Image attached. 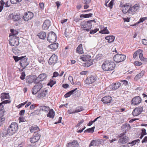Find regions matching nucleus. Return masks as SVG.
<instances>
[{
	"mask_svg": "<svg viewBox=\"0 0 147 147\" xmlns=\"http://www.w3.org/2000/svg\"><path fill=\"white\" fill-rule=\"evenodd\" d=\"M140 7L138 4H135L133 6H130L128 4L125 8L122 11L124 14L127 13L129 15H132L135 14L138 10Z\"/></svg>",
	"mask_w": 147,
	"mask_h": 147,
	"instance_id": "f257e3e1",
	"label": "nucleus"
},
{
	"mask_svg": "<svg viewBox=\"0 0 147 147\" xmlns=\"http://www.w3.org/2000/svg\"><path fill=\"white\" fill-rule=\"evenodd\" d=\"M101 67L102 69L104 71H112L115 67V64L111 61L107 60L104 62Z\"/></svg>",
	"mask_w": 147,
	"mask_h": 147,
	"instance_id": "f03ea898",
	"label": "nucleus"
},
{
	"mask_svg": "<svg viewBox=\"0 0 147 147\" xmlns=\"http://www.w3.org/2000/svg\"><path fill=\"white\" fill-rule=\"evenodd\" d=\"M94 21V20L82 22L80 24L81 28L84 29L85 30L88 32L92 28V22Z\"/></svg>",
	"mask_w": 147,
	"mask_h": 147,
	"instance_id": "7ed1b4c3",
	"label": "nucleus"
},
{
	"mask_svg": "<svg viewBox=\"0 0 147 147\" xmlns=\"http://www.w3.org/2000/svg\"><path fill=\"white\" fill-rule=\"evenodd\" d=\"M126 58L125 55L122 54H117L113 57L114 61L117 63H118L124 61Z\"/></svg>",
	"mask_w": 147,
	"mask_h": 147,
	"instance_id": "20e7f679",
	"label": "nucleus"
},
{
	"mask_svg": "<svg viewBox=\"0 0 147 147\" xmlns=\"http://www.w3.org/2000/svg\"><path fill=\"white\" fill-rule=\"evenodd\" d=\"M36 84L32 89V93L33 94H36L39 91L41 90L42 87V85L40 82L35 83Z\"/></svg>",
	"mask_w": 147,
	"mask_h": 147,
	"instance_id": "39448f33",
	"label": "nucleus"
},
{
	"mask_svg": "<svg viewBox=\"0 0 147 147\" xmlns=\"http://www.w3.org/2000/svg\"><path fill=\"white\" fill-rule=\"evenodd\" d=\"M12 135L14 134L18 129V125L15 122L12 123L7 128Z\"/></svg>",
	"mask_w": 147,
	"mask_h": 147,
	"instance_id": "423d86ee",
	"label": "nucleus"
},
{
	"mask_svg": "<svg viewBox=\"0 0 147 147\" xmlns=\"http://www.w3.org/2000/svg\"><path fill=\"white\" fill-rule=\"evenodd\" d=\"M47 38L48 41L51 43H53L55 42L57 40L56 35L52 31L49 33Z\"/></svg>",
	"mask_w": 147,
	"mask_h": 147,
	"instance_id": "0eeeda50",
	"label": "nucleus"
},
{
	"mask_svg": "<svg viewBox=\"0 0 147 147\" xmlns=\"http://www.w3.org/2000/svg\"><path fill=\"white\" fill-rule=\"evenodd\" d=\"M40 135L38 132H35L30 138V141L32 143H34L38 142L40 138Z\"/></svg>",
	"mask_w": 147,
	"mask_h": 147,
	"instance_id": "6e6552de",
	"label": "nucleus"
},
{
	"mask_svg": "<svg viewBox=\"0 0 147 147\" xmlns=\"http://www.w3.org/2000/svg\"><path fill=\"white\" fill-rule=\"evenodd\" d=\"M18 39L19 37L16 36H13L12 38L9 40L10 45L15 47L18 46L19 44Z\"/></svg>",
	"mask_w": 147,
	"mask_h": 147,
	"instance_id": "1a4fd4ad",
	"label": "nucleus"
},
{
	"mask_svg": "<svg viewBox=\"0 0 147 147\" xmlns=\"http://www.w3.org/2000/svg\"><path fill=\"white\" fill-rule=\"evenodd\" d=\"M97 79L96 76L91 75L88 77L84 81L85 83L87 84H90L94 82Z\"/></svg>",
	"mask_w": 147,
	"mask_h": 147,
	"instance_id": "9d476101",
	"label": "nucleus"
},
{
	"mask_svg": "<svg viewBox=\"0 0 147 147\" xmlns=\"http://www.w3.org/2000/svg\"><path fill=\"white\" fill-rule=\"evenodd\" d=\"M28 59L26 57V56L22 57L19 63L21 67L25 68L29 64V63L27 61Z\"/></svg>",
	"mask_w": 147,
	"mask_h": 147,
	"instance_id": "9b49d317",
	"label": "nucleus"
},
{
	"mask_svg": "<svg viewBox=\"0 0 147 147\" xmlns=\"http://www.w3.org/2000/svg\"><path fill=\"white\" fill-rule=\"evenodd\" d=\"M47 75L45 74H40L38 77L35 79L34 81V83L39 82L40 81L46 80L47 79Z\"/></svg>",
	"mask_w": 147,
	"mask_h": 147,
	"instance_id": "f8f14e48",
	"label": "nucleus"
},
{
	"mask_svg": "<svg viewBox=\"0 0 147 147\" xmlns=\"http://www.w3.org/2000/svg\"><path fill=\"white\" fill-rule=\"evenodd\" d=\"M34 14L32 12L28 11L24 13L23 17V19L25 21H28L31 20Z\"/></svg>",
	"mask_w": 147,
	"mask_h": 147,
	"instance_id": "ddd939ff",
	"label": "nucleus"
},
{
	"mask_svg": "<svg viewBox=\"0 0 147 147\" xmlns=\"http://www.w3.org/2000/svg\"><path fill=\"white\" fill-rule=\"evenodd\" d=\"M143 111V107H139L135 108L133 111L132 114L134 116H136L140 114Z\"/></svg>",
	"mask_w": 147,
	"mask_h": 147,
	"instance_id": "4468645a",
	"label": "nucleus"
},
{
	"mask_svg": "<svg viewBox=\"0 0 147 147\" xmlns=\"http://www.w3.org/2000/svg\"><path fill=\"white\" fill-rule=\"evenodd\" d=\"M57 55L54 54L52 55L49 59V64L53 65H54L57 62Z\"/></svg>",
	"mask_w": 147,
	"mask_h": 147,
	"instance_id": "2eb2a0df",
	"label": "nucleus"
},
{
	"mask_svg": "<svg viewBox=\"0 0 147 147\" xmlns=\"http://www.w3.org/2000/svg\"><path fill=\"white\" fill-rule=\"evenodd\" d=\"M141 101V98L138 96L133 98L131 100V102L132 104L134 105H136L140 103Z\"/></svg>",
	"mask_w": 147,
	"mask_h": 147,
	"instance_id": "dca6fc26",
	"label": "nucleus"
},
{
	"mask_svg": "<svg viewBox=\"0 0 147 147\" xmlns=\"http://www.w3.org/2000/svg\"><path fill=\"white\" fill-rule=\"evenodd\" d=\"M8 19H12L14 21L19 20L20 19V14H11L8 17Z\"/></svg>",
	"mask_w": 147,
	"mask_h": 147,
	"instance_id": "f3484780",
	"label": "nucleus"
},
{
	"mask_svg": "<svg viewBox=\"0 0 147 147\" xmlns=\"http://www.w3.org/2000/svg\"><path fill=\"white\" fill-rule=\"evenodd\" d=\"M51 25V22L49 20H45L42 25L43 29L44 30H47Z\"/></svg>",
	"mask_w": 147,
	"mask_h": 147,
	"instance_id": "a211bd4d",
	"label": "nucleus"
},
{
	"mask_svg": "<svg viewBox=\"0 0 147 147\" xmlns=\"http://www.w3.org/2000/svg\"><path fill=\"white\" fill-rule=\"evenodd\" d=\"M111 97L108 96L103 97L102 99V102L104 103L107 104L110 103L112 100Z\"/></svg>",
	"mask_w": 147,
	"mask_h": 147,
	"instance_id": "6ab92c4d",
	"label": "nucleus"
},
{
	"mask_svg": "<svg viewBox=\"0 0 147 147\" xmlns=\"http://www.w3.org/2000/svg\"><path fill=\"white\" fill-rule=\"evenodd\" d=\"M11 135L12 134L8 129L7 130H3L1 134V136L3 137H8Z\"/></svg>",
	"mask_w": 147,
	"mask_h": 147,
	"instance_id": "aec40b11",
	"label": "nucleus"
},
{
	"mask_svg": "<svg viewBox=\"0 0 147 147\" xmlns=\"http://www.w3.org/2000/svg\"><path fill=\"white\" fill-rule=\"evenodd\" d=\"M121 85V83L120 82L112 84L110 86V88L112 90H116L119 88Z\"/></svg>",
	"mask_w": 147,
	"mask_h": 147,
	"instance_id": "412c9836",
	"label": "nucleus"
},
{
	"mask_svg": "<svg viewBox=\"0 0 147 147\" xmlns=\"http://www.w3.org/2000/svg\"><path fill=\"white\" fill-rule=\"evenodd\" d=\"M47 92V90L41 89V91L38 93V96L41 98L44 97L46 95Z\"/></svg>",
	"mask_w": 147,
	"mask_h": 147,
	"instance_id": "4be33fe9",
	"label": "nucleus"
},
{
	"mask_svg": "<svg viewBox=\"0 0 147 147\" xmlns=\"http://www.w3.org/2000/svg\"><path fill=\"white\" fill-rule=\"evenodd\" d=\"M79 145L78 142L74 140L72 142H70L68 143L67 147H78Z\"/></svg>",
	"mask_w": 147,
	"mask_h": 147,
	"instance_id": "5701e85b",
	"label": "nucleus"
},
{
	"mask_svg": "<svg viewBox=\"0 0 147 147\" xmlns=\"http://www.w3.org/2000/svg\"><path fill=\"white\" fill-rule=\"evenodd\" d=\"M129 140V138L127 136H125L120 139L119 140V142L123 144L127 143Z\"/></svg>",
	"mask_w": 147,
	"mask_h": 147,
	"instance_id": "b1692460",
	"label": "nucleus"
},
{
	"mask_svg": "<svg viewBox=\"0 0 147 147\" xmlns=\"http://www.w3.org/2000/svg\"><path fill=\"white\" fill-rule=\"evenodd\" d=\"M9 93H3L1 94V101L5 99H7L9 98Z\"/></svg>",
	"mask_w": 147,
	"mask_h": 147,
	"instance_id": "393cba45",
	"label": "nucleus"
},
{
	"mask_svg": "<svg viewBox=\"0 0 147 147\" xmlns=\"http://www.w3.org/2000/svg\"><path fill=\"white\" fill-rule=\"evenodd\" d=\"M105 38L107 40L108 42L111 43L114 41L115 37L113 36H106Z\"/></svg>",
	"mask_w": 147,
	"mask_h": 147,
	"instance_id": "a878e982",
	"label": "nucleus"
},
{
	"mask_svg": "<svg viewBox=\"0 0 147 147\" xmlns=\"http://www.w3.org/2000/svg\"><path fill=\"white\" fill-rule=\"evenodd\" d=\"M8 1H7L5 4V3L3 0L0 1V12H1L3 8V6L5 5V7H8L9 6L7 5Z\"/></svg>",
	"mask_w": 147,
	"mask_h": 147,
	"instance_id": "bb28decb",
	"label": "nucleus"
},
{
	"mask_svg": "<svg viewBox=\"0 0 147 147\" xmlns=\"http://www.w3.org/2000/svg\"><path fill=\"white\" fill-rule=\"evenodd\" d=\"M11 101L9 100H5L2 101L0 103V111L4 109V105L3 104H5L7 103H9Z\"/></svg>",
	"mask_w": 147,
	"mask_h": 147,
	"instance_id": "cd10ccee",
	"label": "nucleus"
},
{
	"mask_svg": "<svg viewBox=\"0 0 147 147\" xmlns=\"http://www.w3.org/2000/svg\"><path fill=\"white\" fill-rule=\"evenodd\" d=\"M58 44L55 43L49 45L48 47L53 50H55L58 48Z\"/></svg>",
	"mask_w": 147,
	"mask_h": 147,
	"instance_id": "c85d7f7f",
	"label": "nucleus"
},
{
	"mask_svg": "<svg viewBox=\"0 0 147 147\" xmlns=\"http://www.w3.org/2000/svg\"><path fill=\"white\" fill-rule=\"evenodd\" d=\"M49 112L47 115V117L50 118H53L55 116V112L52 109L50 110Z\"/></svg>",
	"mask_w": 147,
	"mask_h": 147,
	"instance_id": "c756f323",
	"label": "nucleus"
},
{
	"mask_svg": "<svg viewBox=\"0 0 147 147\" xmlns=\"http://www.w3.org/2000/svg\"><path fill=\"white\" fill-rule=\"evenodd\" d=\"M76 52L79 54H82L83 53L82 45V44H80L77 47L76 49Z\"/></svg>",
	"mask_w": 147,
	"mask_h": 147,
	"instance_id": "7c9ffc66",
	"label": "nucleus"
},
{
	"mask_svg": "<svg viewBox=\"0 0 147 147\" xmlns=\"http://www.w3.org/2000/svg\"><path fill=\"white\" fill-rule=\"evenodd\" d=\"M144 72L143 71H142L141 72L138 74L134 78V80L135 81H137L140 78H142L144 75Z\"/></svg>",
	"mask_w": 147,
	"mask_h": 147,
	"instance_id": "2f4dec72",
	"label": "nucleus"
},
{
	"mask_svg": "<svg viewBox=\"0 0 147 147\" xmlns=\"http://www.w3.org/2000/svg\"><path fill=\"white\" fill-rule=\"evenodd\" d=\"M40 129L39 127L35 125L31 126L30 128V131L31 132H35V131H36L37 132L39 131Z\"/></svg>",
	"mask_w": 147,
	"mask_h": 147,
	"instance_id": "473e14b6",
	"label": "nucleus"
},
{
	"mask_svg": "<svg viewBox=\"0 0 147 147\" xmlns=\"http://www.w3.org/2000/svg\"><path fill=\"white\" fill-rule=\"evenodd\" d=\"M38 36L40 38L44 39L46 38V33L44 32H41L38 34Z\"/></svg>",
	"mask_w": 147,
	"mask_h": 147,
	"instance_id": "72a5a7b5",
	"label": "nucleus"
},
{
	"mask_svg": "<svg viewBox=\"0 0 147 147\" xmlns=\"http://www.w3.org/2000/svg\"><path fill=\"white\" fill-rule=\"evenodd\" d=\"M90 56L88 55H84L83 56H80V58L84 61H86L88 60L90 58Z\"/></svg>",
	"mask_w": 147,
	"mask_h": 147,
	"instance_id": "f704fd0d",
	"label": "nucleus"
},
{
	"mask_svg": "<svg viewBox=\"0 0 147 147\" xmlns=\"http://www.w3.org/2000/svg\"><path fill=\"white\" fill-rule=\"evenodd\" d=\"M41 110L47 113L50 110V108L48 106H42L40 107Z\"/></svg>",
	"mask_w": 147,
	"mask_h": 147,
	"instance_id": "c9c22d12",
	"label": "nucleus"
},
{
	"mask_svg": "<svg viewBox=\"0 0 147 147\" xmlns=\"http://www.w3.org/2000/svg\"><path fill=\"white\" fill-rule=\"evenodd\" d=\"M76 89H77L76 88L75 89L71 90L66 93L64 95L65 97V98H67L69 97L72 94H73V92L76 90Z\"/></svg>",
	"mask_w": 147,
	"mask_h": 147,
	"instance_id": "e433bc0d",
	"label": "nucleus"
},
{
	"mask_svg": "<svg viewBox=\"0 0 147 147\" xmlns=\"http://www.w3.org/2000/svg\"><path fill=\"white\" fill-rule=\"evenodd\" d=\"M99 32L102 34H109L110 32L107 29V28H104L103 30L99 31Z\"/></svg>",
	"mask_w": 147,
	"mask_h": 147,
	"instance_id": "4c0bfd02",
	"label": "nucleus"
},
{
	"mask_svg": "<svg viewBox=\"0 0 147 147\" xmlns=\"http://www.w3.org/2000/svg\"><path fill=\"white\" fill-rule=\"evenodd\" d=\"M93 14L92 13H90L89 14H81L80 15V18H88L90 17H91L92 16Z\"/></svg>",
	"mask_w": 147,
	"mask_h": 147,
	"instance_id": "58836bf2",
	"label": "nucleus"
},
{
	"mask_svg": "<svg viewBox=\"0 0 147 147\" xmlns=\"http://www.w3.org/2000/svg\"><path fill=\"white\" fill-rule=\"evenodd\" d=\"M95 128V127H92L88 129H87L85 130L84 131V132L85 133L86 132H88V133H93L94 131V129Z\"/></svg>",
	"mask_w": 147,
	"mask_h": 147,
	"instance_id": "ea45409f",
	"label": "nucleus"
},
{
	"mask_svg": "<svg viewBox=\"0 0 147 147\" xmlns=\"http://www.w3.org/2000/svg\"><path fill=\"white\" fill-rule=\"evenodd\" d=\"M140 141V140L139 139H138L137 140H134L132 141L131 143H128V144H130V146H133L134 145L136 144L137 143H139Z\"/></svg>",
	"mask_w": 147,
	"mask_h": 147,
	"instance_id": "a19ab883",
	"label": "nucleus"
},
{
	"mask_svg": "<svg viewBox=\"0 0 147 147\" xmlns=\"http://www.w3.org/2000/svg\"><path fill=\"white\" fill-rule=\"evenodd\" d=\"M97 141L94 140H92L89 146L91 147L92 146H96L97 145Z\"/></svg>",
	"mask_w": 147,
	"mask_h": 147,
	"instance_id": "79ce46f5",
	"label": "nucleus"
},
{
	"mask_svg": "<svg viewBox=\"0 0 147 147\" xmlns=\"http://www.w3.org/2000/svg\"><path fill=\"white\" fill-rule=\"evenodd\" d=\"M87 61V62L86 63V66L87 67H89V66L92 65L93 62L92 60L90 58L88 59V61Z\"/></svg>",
	"mask_w": 147,
	"mask_h": 147,
	"instance_id": "37998d69",
	"label": "nucleus"
},
{
	"mask_svg": "<svg viewBox=\"0 0 147 147\" xmlns=\"http://www.w3.org/2000/svg\"><path fill=\"white\" fill-rule=\"evenodd\" d=\"M122 128L125 129V130H127L130 129V126L129 124H126L122 126Z\"/></svg>",
	"mask_w": 147,
	"mask_h": 147,
	"instance_id": "c03bdc74",
	"label": "nucleus"
},
{
	"mask_svg": "<svg viewBox=\"0 0 147 147\" xmlns=\"http://www.w3.org/2000/svg\"><path fill=\"white\" fill-rule=\"evenodd\" d=\"M83 108L81 106H79L76 108V109L75 110V113H78L82 111L83 110Z\"/></svg>",
	"mask_w": 147,
	"mask_h": 147,
	"instance_id": "a18cd8bd",
	"label": "nucleus"
},
{
	"mask_svg": "<svg viewBox=\"0 0 147 147\" xmlns=\"http://www.w3.org/2000/svg\"><path fill=\"white\" fill-rule=\"evenodd\" d=\"M10 31L12 34V35L11 36V37L12 36V37H13V36H15L16 35H17L18 33V31L13 29H10Z\"/></svg>",
	"mask_w": 147,
	"mask_h": 147,
	"instance_id": "49530a36",
	"label": "nucleus"
},
{
	"mask_svg": "<svg viewBox=\"0 0 147 147\" xmlns=\"http://www.w3.org/2000/svg\"><path fill=\"white\" fill-rule=\"evenodd\" d=\"M35 80V79L33 80L32 78H29L27 79L26 80V82L29 84L31 83L32 82H33L34 83V81Z\"/></svg>",
	"mask_w": 147,
	"mask_h": 147,
	"instance_id": "de8ad7c7",
	"label": "nucleus"
},
{
	"mask_svg": "<svg viewBox=\"0 0 147 147\" xmlns=\"http://www.w3.org/2000/svg\"><path fill=\"white\" fill-rule=\"evenodd\" d=\"M142 51L141 49L140 52H139V57L140 59L141 60H144V57H143V54L142 53Z\"/></svg>",
	"mask_w": 147,
	"mask_h": 147,
	"instance_id": "09e8293b",
	"label": "nucleus"
},
{
	"mask_svg": "<svg viewBox=\"0 0 147 147\" xmlns=\"http://www.w3.org/2000/svg\"><path fill=\"white\" fill-rule=\"evenodd\" d=\"M56 83V82L52 80H50V82L47 84L48 86H50L51 87Z\"/></svg>",
	"mask_w": 147,
	"mask_h": 147,
	"instance_id": "8fccbe9b",
	"label": "nucleus"
},
{
	"mask_svg": "<svg viewBox=\"0 0 147 147\" xmlns=\"http://www.w3.org/2000/svg\"><path fill=\"white\" fill-rule=\"evenodd\" d=\"M140 51L141 49H139L137 50L134 53L133 55V57L134 58H135L136 57V56H137V55H139V53L140 51Z\"/></svg>",
	"mask_w": 147,
	"mask_h": 147,
	"instance_id": "3c124183",
	"label": "nucleus"
},
{
	"mask_svg": "<svg viewBox=\"0 0 147 147\" xmlns=\"http://www.w3.org/2000/svg\"><path fill=\"white\" fill-rule=\"evenodd\" d=\"M38 61L40 63H41L43 64H44V63L45 62L44 58L42 57H39L38 58Z\"/></svg>",
	"mask_w": 147,
	"mask_h": 147,
	"instance_id": "603ef678",
	"label": "nucleus"
},
{
	"mask_svg": "<svg viewBox=\"0 0 147 147\" xmlns=\"http://www.w3.org/2000/svg\"><path fill=\"white\" fill-rule=\"evenodd\" d=\"M22 0H10V2L12 4H15L21 1Z\"/></svg>",
	"mask_w": 147,
	"mask_h": 147,
	"instance_id": "864d4df0",
	"label": "nucleus"
},
{
	"mask_svg": "<svg viewBox=\"0 0 147 147\" xmlns=\"http://www.w3.org/2000/svg\"><path fill=\"white\" fill-rule=\"evenodd\" d=\"M22 57H18L17 56H13V58L16 62H18L19 60L20 61Z\"/></svg>",
	"mask_w": 147,
	"mask_h": 147,
	"instance_id": "5fc2aeb1",
	"label": "nucleus"
},
{
	"mask_svg": "<svg viewBox=\"0 0 147 147\" xmlns=\"http://www.w3.org/2000/svg\"><path fill=\"white\" fill-rule=\"evenodd\" d=\"M147 17H144L143 18H141L139 20L138 22V23H139L141 22H142L145 20H147Z\"/></svg>",
	"mask_w": 147,
	"mask_h": 147,
	"instance_id": "6e6d98bb",
	"label": "nucleus"
},
{
	"mask_svg": "<svg viewBox=\"0 0 147 147\" xmlns=\"http://www.w3.org/2000/svg\"><path fill=\"white\" fill-rule=\"evenodd\" d=\"M25 72H22L21 73V75L20 77V78L22 80H23L25 78Z\"/></svg>",
	"mask_w": 147,
	"mask_h": 147,
	"instance_id": "4d7b16f0",
	"label": "nucleus"
},
{
	"mask_svg": "<svg viewBox=\"0 0 147 147\" xmlns=\"http://www.w3.org/2000/svg\"><path fill=\"white\" fill-rule=\"evenodd\" d=\"M98 29H95L94 30H90V34H93L97 32L98 30Z\"/></svg>",
	"mask_w": 147,
	"mask_h": 147,
	"instance_id": "13d9d810",
	"label": "nucleus"
},
{
	"mask_svg": "<svg viewBox=\"0 0 147 147\" xmlns=\"http://www.w3.org/2000/svg\"><path fill=\"white\" fill-rule=\"evenodd\" d=\"M134 64L136 66H139L142 65V63L141 62L138 61H136L134 62Z\"/></svg>",
	"mask_w": 147,
	"mask_h": 147,
	"instance_id": "bf43d9fd",
	"label": "nucleus"
},
{
	"mask_svg": "<svg viewBox=\"0 0 147 147\" xmlns=\"http://www.w3.org/2000/svg\"><path fill=\"white\" fill-rule=\"evenodd\" d=\"M68 79L72 84H75V83H74L73 81V78L72 76H69L68 77Z\"/></svg>",
	"mask_w": 147,
	"mask_h": 147,
	"instance_id": "052dcab7",
	"label": "nucleus"
},
{
	"mask_svg": "<svg viewBox=\"0 0 147 147\" xmlns=\"http://www.w3.org/2000/svg\"><path fill=\"white\" fill-rule=\"evenodd\" d=\"M84 121V120L83 119H82L79 121L78 122V123L76 125V127H78Z\"/></svg>",
	"mask_w": 147,
	"mask_h": 147,
	"instance_id": "680f3d73",
	"label": "nucleus"
},
{
	"mask_svg": "<svg viewBox=\"0 0 147 147\" xmlns=\"http://www.w3.org/2000/svg\"><path fill=\"white\" fill-rule=\"evenodd\" d=\"M142 132L141 134H142L143 135H145L147 134V133L146 132V130L144 129H142Z\"/></svg>",
	"mask_w": 147,
	"mask_h": 147,
	"instance_id": "e2e57ef3",
	"label": "nucleus"
},
{
	"mask_svg": "<svg viewBox=\"0 0 147 147\" xmlns=\"http://www.w3.org/2000/svg\"><path fill=\"white\" fill-rule=\"evenodd\" d=\"M142 42L144 45H147V38L146 39H143L142 40Z\"/></svg>",
	"mask_w": 147,
	"mask_h": 147,
	"instance_id": "0e129e2a",
	"label": "nucleus"
},
{
	"mask_svg": "<svg viewBox=\"0 0 147 147\" xmlns=\"http://www.w3.org/2000/svg\"><path fill=\"white\" fill-rule=\"evenodd\" d=\"M19 122H24L25 121V119L22 117H20L19 118Z\"/></svg>",
	"mask_w": 147,
	"mask_h": 147,
	"instance_id": "69168bd1",
	"label": "nucleus"
},
{
	"mask_svg": "<svg viewBox=\"0 0 147 147\" xmlns=\"http://www.w3.org/2000/svg\"><path fill=\"white\" fill-rule=\"evenodd\" d=\"M121 82H123V84L125 86H126L128 84V82L127 81L125 80H121Z\"/></svg>",
	"mask_w": 147,
	"mask_h": 147,
	"instance_id": "338daca9",
	"label": "nucleus"
},
{
	"mask_svg": "<svg viewBox=\"0 0 147 147\" xmlns=\"http://www.w3.org/2000/svg\"><path fill=\"white\" fill-rule=\"evenodd\" d=\"M142 143L147 142V136L145 137L142 140Z\"/></svg>",
	"mask_w": 147,
	"mask_h": 147,
	"instance_id": "774afa93",
	"label": "nucleus"
}]
</instances>
